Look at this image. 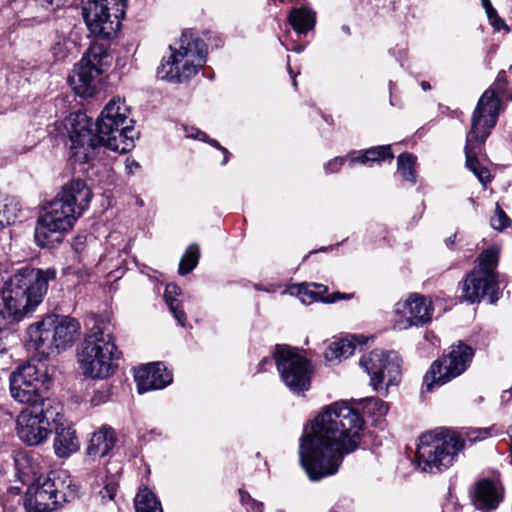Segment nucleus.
I'll list each match as a JSON object with an SVG mask.
<instances>
[{"instance_id": "nucleus-1", "label": "nucleus", "mask_w": 512, "mask_h": 512, "mask_svg": "<svg viewBox=\"0 0 512 512\" xmlns=\"http://www.w3.org/2000/svg\"><path fill=\"white\" fill-rule=\"evenodd\" d=\"M361 414L344 401L324 407L300 439V463L312 481L334 475L345 455L360 445Z\"/></svg>"}, {"instance_id": "nucleus-2", "label": "nucleus", "mask_w": 512, "mask_h": 512, "mask_svg": "<svg viewBox=\"0 0 512 512\" xmlns=\"http://www.w3.org/2000/svg\"><path fill=\"white\" fill-rule=\"evenodd\" d=\"M129 113L124 100L112 98L97 119L96 134H93L91 120L85 113L66 117L63 125L71 142V159L80 164L88 163L95 158L101 146L119 153L130 151L137 133Z\"/></svg>"}, {"instance_id": "nucleus-3", "label": "nucleus", "mask_w": 512, "mask_h": 512, "mask_svg": "<svg viewBox=\"0 0 512 512\" xmlns=\"http://www.w3.org/2000/svg\"><path fill=\"white\" fill-rule=\"evenodd\" d=\"M511 100L512 91L507 86L506 73L501 71L495 82L479 98L471 117L465 145L466 167L483 186L491 181V174L488 168L480 164L477 155L496 126L500 113Z\"/></svg>"}, {"instance_id": "nucleus-4", "label": "nucleus", "mask_w": 512, "mask_h": 512, "mask_svg": "<svg viewBox=\"0 0 512 512\" xmlns=\"http://www.w3.org/2000/svg\"><path fill=\"white\" fill-rule=\"evenodd\" d=\"M92 192L80 179L71 180L51 201L47 202L35 227V240L40 247H51L63 232L73 228L88 208Z\"/></svg>"}, {"instance_id": "nucleus-5", "label": "nucleus", "mask_w": 512, "mask_h": 512, "mask_svg": "<svg viewBox=\"0 0 512 512\" xmlns=\"http://www.w3.org/2000/svg\"><path fill=\"white\" fill-rule=\"evenodd\" d=\"M56 273L51 269L23 267L18 269L2 288L1 297L9 308L21 318L33 312L42 303L48 290V283L55 279Z\"/></svg>"}, {"instance_id": "nucleus-6", "label": "nucleus", "mask_w": 512, "mask_h": 512, "mask_svg": "<svg viewBox=\"0 0 512 512\" xmlns=\"http://www.w3.org/2000/svg\"><path fill=\"white\" fill-rule=\"evenodd\" d=\"M81 326L69 316H47L27 328L26 345L41 356H49L73 346L79 339Z\"/></svg>"}, {"instance_id": "nucleus-7", "label": "nucleus", "mask_w": 512, "mask_h": 512, "mask_svg": "<svg viewBox=\"0 0 512 512\" xmlns=\"http://www.w3.org/2000/svg\"><path fill=\"white\" fill-rule=\"evenodd\" d=\"M465 441L454 430L437 428L419 437L416 450L417 466L428 473H437L453 465Z\"/></svg>"}, {"instance_id": "nucleus-8", "label": "nucleus", "mask_w": 512, "mask_h": 512, "mask_svg": "<svg viewBox=\"0 0 512 512\" xmlns=\"http://www.w3.org/2000/svg\"><path fill=\"white\" fill-rule=\"evenodd\" d=\"M120 354L113 335L104 327L95 325L84 339L78 362L85 376L103 379L116 371Z\"/></svg>"}, {"instance_id": "nucleus-9", "label": "nucleus", "mask_w": 512, "mask_h": 512, "mask_svg": "<svg viewBox=\"0 0 512 512\" xmlns=\"http://www.w3.org/2000/svg\"><path fill=\"white\" fill-rule=\"evenodd\" d=\"M171 55L157 68V77L172 83L189 80L206 63L207 47L202 39L190 31L182 33L178 48L170 46Z\"/></svg>"}, {"instance_id": "nucleus-10", "label": "nucleus", "mask_w": 512, "mask_h": 512, "mask_svg": "<svg viewBox=\"0 0 512 512\" xmlns=\"http://www.w3.org/2000/svg\"><path fill=\"white\" fill-rule=\"evenodd\" d=\"M76 497V486L65 472L52 471L31 483L25 493L27 512H52Z\"/></svg>"}, {"instance_id": "nucleus-11", "label": "nucleus", "mask_w": 512, "mask_h": 512, "mask_svg": "<svg viewBox=\"0 0 512 512\" xmlns=\"http://www.w3.org/2000/svg\"><path fill=\"white\" fill-rule=\"evenodd\" d=\"M62 418L61 405L56 400H46L42 405L22 409L16 417V434L28 446L45 443L52 433V423Z\"/></svg>"}, {"instance_id": "nucleus-12", "label": "nucleus", "mask_w": 512, "mask_h": 512, "mask_svg": "<svg viewBox=\"0 0 512 512\" xmlns=\"http://www.w3.org/2000/svg\"><path fill=\"white\" fill-rule=\"evenodd\" d=\"M499 251L497 248L484 250L478 257V267L469 273L463 282L462 297L470 302H479L488 297L494 304L499 298V278L496 272Z\"/></svg>"}, {"instance_id": "nucleus-13", "label": "nucleus", "mask_w": 512, "mask_h": 512, "mask_svg": "<svg viewBox=\"0 0 512 512\" xmlns=\"http://www.w3.org/2000/svg\"><path fill=\"white\" fill-rule=\"evenodd\" d=\"M499 251L497 248L484 250L478 257V267L469 273L463 282L462 297L470 302H479L488 297L494 304L499 298V278L496 272Z\"/></svg>"}, {"instance_id": "nucleus-14", "label": "nucleus", "mask_w": 512, "mask_h": 512, "mask_svg": "<svg viewBox=\"0 0 512 512\" xmlns=\"http://www.w3.org/2000/svg\"><path fill=\"white\" fill-rule=\"evenodd\" d=\"M49 381L46 370L28 363L10 375V394L12 398L28 407L42 405L46 400Z\"/></svg>"}, {"instance_id": "nucleus-15", "label": "nucleus", "mask_w": 512, "mask_h": 512, "mask_svg": "<svg viewBox=\"0 0 512 512\" xmlns=\"http://www.w3.org/2000/svg\"><path fill=\"white\" fill-rule=\"evenodd\" d=\"M128 0H86L83 17L89 31L97 37L108 39L120 27Z\"/></svg>"}, {"instance_id": "nucleus-16", "label": "nucleus", "mask_w": 512, "mask_h": 512, "mask_svg": "<svg viewBox=\"0 0 512 512\" xmlns=\"http://www.w3.org/2000/svg\"><path fill=\"white\" fill-rule=\"evenodd\" d=\"M110 58L101 45L89 47L69 77V84L78 96L87 98L94 95L100 75L109 65Z\"/></svg>"}, {"instance_id": "nucleus-17", "label": "nucleus", "mask_w": 512, "mask_h": 512, "mask_svg": "<svg viewBox=\"0 0 512 512\" xmlns=\"http://www.w3.org/2000/svg\"><path fill=\"white\" fill-rule=\"evenodd\" d=\"M474 350L459 342L451 346L448 355L436 360L424 376L423 389L431 392L435 386H441L461 375L470 365Z\"/></svg>"}, {"instance_id": "nucleus-18", "label": "nucleus", "mask_w": 512, "mask_h": 512, "mask_svg": "<svg viewBox=\"0 0 512 512\" xmlns=\"http://www.w3.org/2000/svg\"><path fill=\"white\" fill-rule=\"evenodd\" d=\"M359 365L369 375L370 385L378 392L387 393L390 386L400 382V359L395 352L373 350L362 356Z\"/></svg>"}, {"instance_id": "nucleus-19", "label": "nucleus", "mask_w": 512, "mask_h": 512, "mask_svg": "<svg viewBox=\"0 0 512 512\" xmlns=\"http://www.w3.org/2000/svg\"><path fill=\"white\" fill-rule=\"evenodd\" d=\"M274 359L283 382L293 392L309 389L312 366L307 358L286 345L276 346Z\"/></svg>"}, {"instance_id": "nucleus-20", "label": "nucleus", "mask_w": 512, "mask_h": 512, "mask_svg": "<svg viewBox=\"0 0 512 512\" xmlns=\"http://www.w3.org/2000/svg\"><path fill=\"white\" fill-rule=\"evenodd\" d=\"M432 314V301L413 293L394 305L393 327L401 331L412 326H423L431 321Z\"/></svg>"}, {"instance_id": "nucleus-21", "label": "nucleus", "mask_w": 512, "mask_h": 512, "mask_svg": "<svg viewBox=\"0 0 512 512\" xmlns=\"http://www.w3.org/2000/svg\"><path fill=\"white\" fill-rule=\"evenodd\" d=\"M135 381L140 394L163 389L172 382V375L162 363H151L135 370Z\"/></svg>"}, {"instance_id": "nucleus-22", "label": "nucleus", "mask_w": 512, "mask_h": 512, "mask_svg": "<svg viewBox=\"0 0 512 512\" xmlns=\"http://www.w3.org/2000/svg\"><path fill=\"white\" fill-rule=\"evenodd\" d=\"M55 437L53 449L57 457L67 458L79 449V441L75 429L64 425L61 420L54 423Z\"/></svg>"}, {"instance_id": "nucleus-23", "label": "nucleus", "mask_w": 512, "mask_h": 512, "mask_svg": "<svg viewBox=\"0 0 512 512\" xmlns=\"http://www.w3.org/2000/svg\"><path fill=\"white\" fill-rule=\"evenodd\" d=\"M116 440L115 430L109 426H102L93 433L87 447V454L92 459L104 457L114 447Z\"/></svg>"}, {"instance_id": "nucleus-24", "label": "nucleus", "mask_w": 512, "mask_h": 512, "mask_svg": "<svg viewBox=\"0 0 512 512\" xmlns=\"http://www.w3.org/2000/svg\"><path fill=\"white\" fill-rule=\"evenodd\" d=\"M364 343L365 338L356 335L332 342L325 350V358L328 361L346 359L354 354L357 344L362 345Z\"/></svg>"}, {"instance_id": "nucleus-25", "label": "nucleus", "mask_w": 512, "mask_h": 512, "mask_svg": "<svg viewBox=\"0 0 512 512\" xmlns=\"http://www.w3.org/2000/svg\"><path fill=\"white\" fill-rule=\"evenodd\" d=\"M501 501L496 484L490 480L479 481L476 487L475 504L482 509H495Z\"/></svg>"}, {"instance_id": "nucleus-26", "label": "nucleus", "mask_w": 512, "mask_h": 512, "mask_svg": "<svg viewBox=\"0 0 512 512\" xmlns=\"http://www.w3.org/2000/svg\"><path fill=\"white\" fill-rule=\"evenodd\" d=\"M393 157L390 145L375 146L361 152L358 156L351 155L349 157V166L352 167L355 163L371 166L373 163H380L386 159L392 160Z\"/></svg>"}, {"instance_id": "nucleus-27", "label": "nucleus", "mask_w": 512, "mask_h": 512, "mask_svg": "<svg viewBox=\"0 0 512 512\" xmlns=\"http://www.w3.org/2000/svg\"><path fill=\"white\" fill-rule=\"evenodd\" d=\"M290 25L298 34H306L316 23L315 13L306 7L293 8L288 16Z\"/></svg>"}, {"instance_id": "nucleus-28", "label": "nucleus", "mask_w": 512, "mask_h": 512, "mask_svg": "<svg viewBox=\"0 0 512 512\" xmlns=\"http://www.w3.org/2000/svg\"><path fill=\"white\" fill-rule=\"evenodd\" d=\"M19 212L18 202L0 191V229L14 223Z\"/></svg>"}, {"instance_id": "nucleus-29", "label": "nucleus", "mask_w": 512, "mask_h": 512, "mask_svg": "<svg viewBox=\"0 0 512 512\" xmlns=\"http://www.w3.org/2000/svg\"><path fill=\"white\" fill-rule=\"evenodd\" d=\"M180 294V288L175 284H168L165 288L164 299L174 318L181 326H185L186 313L181 309L180 302L176 298Z\"/></svg>"}, {"instance_id": "nucleus-30", "label": "nucleus", "mask_w": 512, "mask_h": 512, "mask_svg": "<svg viewBox=\"0 0 512 512\" xmlns=\"http://www.w3.org/2000/svg\"><path fill=\"white\" fill-rule=\"evenodd\" d=\"M134 504L136 512H163L160 502L147 488L139 489Z\"/></svg>"}, {"instance_id": "nucleus-31", "label": "nucleus", "mask_w": 512, "mask_h": 512, "mask_svg": "<svg viewBox=\"0 0 512 512\" xmlns=\"http://www.w3.org/2000/svg\"><path fill=\"white\" fill-rule=\"evenodd\" d=\"M416 157L410 153H402L397 158V172L402 179L410 182L412 185L417 182Z\"/></svg>"}, {"instance_id": "nucleus-32", "label": "nucleus", "mask_w": 512, "mask_h": 512, "mask_svg": "<svg viewBox=\"0 0 512 512\" xmlns=\"http://www.w3.org/2000/svg\"><path fill=\"white\" fill-rule=\"evenodd\" d=\"M294 289L296 290V294L299 300L303 304H311L312 302L319 299V294L322 290H325V287L321 284H300L291 289V294H294Z\"/></svg>"}, {"instance_id": "nucleus-33", "label": "nucleus", "mask_w": 512, "mask_h": 512, "mask_svg": "<svg viewBox=\"0 0 512 512\" xmlns=\"http://www.w3.org/2000/svg\"><path fill=\"white\" fill-rule=\"evenodd\" d=\"M199 256L198 246L195 244L190 245L180 260L179 274L186 275L190 273L197 266Z\"/></svg>"}, {"instance_id": "nucleus-34", "label": "nucleus", "mask_w": 512, "mask_h": 512, "mask_svg": "<svg viewBox=\"0 0 512 512\" xmlns=\"http://www.w3.org/2000/svg\"><path fill=\"white\" fill-rule=\"evenodd\" d=\"M31 459L25 454H20L15 458V465L23 481H28L30 477L34 478L37 474V467L31 464Z\"/></svg>"}, {"instance_id": "nucleus-35", "label": "nucleus", "mask_w": 512, "mask_h": 512, "mask_svg": "<svg viewBox=\"0 0 512 512\" xmlns=\"http://www.w3.org/2000/svg\"><path fill=\"white\" fill-rule=\"evenodd\" d=\"M20 320L21 318L9 308V304L2 300V302H0V331L5 329L8 325Z\"/></svg>"}, {"instance_id": "nucleus-36", "label": "nucleus", "mask_w": 512, "mask_h": 512, "mask_svg": "<svg viewBox=\"0 0 512 512\" xmlns=\"http://www.w3.org/2000/svg\"><path fill=\"white\" fill-rule=\"evenodd\" d=\"M118 484L114 478H107L104 487L99 491L102 503L112 501L115 497Z\"/></svg>"}, {"instance_id": "nucleus-37", "label": "nucleus", "mask_w": 512, "mask_h": 512, "mask_svg": "<svg viewBox=\"0 0 512 512\" xmlns=\"http://www.w3.org/2000/svg\"><path fill=\"white\" fill-rule=\"evenodd\" d=\"M510 225V219L506 213L497 204L495 215L491 218V226L496 230H502Z\"/></svg>"}, {"instance_id": "nucleus-38", "label": "nucleus", "mask_w": 512, "mask_h": 512, "mask_svg": "<svg viewBox=\"0 0 512 512\" xmlns=\"http://www.w3.org/2000/svg\"><path fill=\"white\" fill-rule=\"evenodd\" d=\"M367 409L370 413L381 417L388 412V404L379 398H369L367 402Z\"/></svg>"}, {"instance_id": "nucleus-39", "label": "nucleus", "mask_w": 512, "mask_h": 512, "mask_svg": "<svg viewBox=\"0 0 512 512\" xmlns=\"http://www.w3.org/2000/svg\"><path fill=\"white\" fill-rule=\"evenodd\" d=\"M111 391L109 387H102L101 389L94 392V395L91 398V404L93 406H98L103 403H106L110 400Z\"/></svg>"}, {"instance_id": "nucleus-40", "label": "nucleus", "mask_w": 512, "mask_h": 512, "mask_svg": "<svg viewBox=\"0 0 512 512\" xmlns=\"http://www.w3.org/2000/svg\"><path fill=\"white\" fill-rule=\"evenodd\" d=\"M347 158L345 157H335L334 159L328 161L325 165V172L327 174H333L338 172L341 167L346 162Z\"/></svg>"}, {"instance_id": "nucleus-41", "label": "nucleus", "mask_w": 512, "mask_h": 512, "mask_svg": "<svg viewBox=\"0 0 512 512\" xmlns=\"http://www.w3.org/2000/svg\"><path fill=\"white\" fill-rule=\"evenodd\" d=\"M12 265L8 262L0 263V291L5 286V283L12 276L11 273Z\"/></svg>"}, {"instance_id": "nucleus-42", "label": "nucleus", "mask_w": 512, "mask_h": 512, "mask_svg": "<svg viewBox=\"0 0 512 512\" xmlns=\"http://www.w3.org/2000/svg\"><path fill=\"white\" fill-rule=\"evenodd\" d=\"M241 501L244 504L251 505L252 509H256L258 512H263L262 511L263 510V504L254 501L253 499L250 498L249 495L245 496V495L241 494Z\"/></svg>"}, {"instance_id": "nucleus-43", "label": "nucleus", "mask_w": 512, "mask_h": 512, "mask_svg": "<svg viewBox=\"0 0 512 512\" xmlns=\"http://www.w3.org/2000/svg\"><path fill=\"white\" fill-rule=\"evenodd\" d=\"M489 434H490V429H488V428L477 429L471 433L470 439L473 441L483 440V439L487 438Z\"/></svg>"}, {"instance_id": "nucleus-44", "label": "nucleus", "mask_w": 512, "mask_h": 512, "mask_svg": "<svg viewBox=\"0 0 512 512\" xmlns=\"http://www.w3.org/2000/svg\"><path fill=\"white\" fill-rule=\"evenodd\" d=\"M187 131V137H191V138H195V139H198V140H201V141H207V135L196 129V128H191L190 130H186Z\"/></svg>"}, {"instance_id": "nucleus-45", "label": "nucleus", "mask_w": 512, "mask_h": 512, "mask_svg": "<svg viewBox=\"0 0 512 512\" xmlns=\"http://www.w3.org/2000/svg\"><path fill=\"white\" fill-rule=\"evenodd\" d=\"M483 8L485 9L489 21L498 16L497 11L493 8L490 1H487L485 4H483Z\"/></svg>"}, {"instance_id": "nucleus-46", "label": "nucleus", "mask_w": 512, "mask_h": 512, "mask_svg": "<svg viewBox=\"0 0 512 512\" xmlns=\"http://www.w3.org/2000/svg\"><path fill=\"white\" fill-rule=\"evenodd\" d=\"M349 298H350V295H348V294L334 293L332 296H330L326 299H323V301L326 303H334L338 300L349 299Z\"/></svg>"}, {"instance_id": "nucleus-47", "label": "nucleus", "mask_w": 512, "mask_h": 512, "mask_svg": "<svg viewBox=\"0 0 512 512\" xmlns=\"http://www.w3.org/2000/svg\"><path fill=\"white\" fill-rule=\"evenodd\" d=\"M40 6L49 8L51 6L58 7L61 4V0H35Z\"/></svg>"}, {"instance_id": "nucleus-48", "label": "nucleus", "mask_w": 512, "mask_h": 512, "mask_svg": "<svg viewBox=\"0 0 512 512\" xmlns=\"http://www.w3.org/2000/svg\"><path fill=\"white\" fill-rule=\"evenodd\" d=\"M209 142L211 143V145H213L214 147L218 148L219 150H221L223 152L224 159L221 164L222 165L226 164L228 162L229 151L226 148L220 146V144L216 140H211Z\"/></svg>"}, {"instance_id": "nucleus-49", "label": "nucleus", "mask_w": 512, "mask_h": 512, "mask_svg": "<svg viewBox=\"0 0 512 512\" xmlns=\"http://www.w3.org/2000/svg\"><path fill=\"white\" fill-rule=\"evenodd\" d=\"M140 166L135 160H126L125 168L127 170L128 174H133L136 169H138Z\"/></svg>"}, {"instance_id": "nucleus-50", "label": "nucleus", "mask_w": 512, "mask_h": 512, "mask_svg": "<svg viewBox=\"0 0 512 512\" xmlns=\"http://www.w3.org/2000/svg\"><path fill=\"white\" fill-rule=\"evenodd\" d=\"M490 23L497 31H500L502 28L506 27L505 22L499 16L492 19Z\"/></svg>"}, {"instance_id": "nucleus-51", "label": "nucleus", "mask_w": 512, "mask_h": 512, "mask_svg": "<svg viewBox=\"0 0 512 512\" xmlns=\"http://www.w3.org/2000/svg\"><path fill=\"white\" fill-rule=\"evenodd\" d=\"M455 239H456V234H454V235H452V236L448 237V238L446 239V244H447V246H452V245L455 243Z\"/></svg>"}, {"instance_id": "nucleus-52", "label": "nucleus", "mask_w": 512, "mask_h": 512, "mask_svg": "<svg viewBox=\"0 0 512 512\" xmlns=\"http://www.w3.org/2000/svg\"><path fill=\"white\" fill-rule=\"evenodd\" d=\"M421 87H422V89H423V90H425V91H426V90H429V89L431 88L430 84H429L428 82H426V81H422V82H421Z\"/></svg>"}, {"instance_id": "nucleus-53", "label": "nucleus", "mask_w": 512, "mask_h": 512, "mask_svg": "<svg viewBox=\"0 0 512 512\" xmlns=\"http://www.w3.org/2000/svg\"><path fill=\"white\" fill-rule=\"evenodd\" d=\"M288 68H289V73H290V75L292 77V80H293V85H294V87H296L297 86L296 75H294L292 73L290 66Z\"/></svg>"}, {"instance_id": "nucleus-54", "label": "nucleus", "mask_w": 512, "mask_h": 512, "mask_svg": "<svg viewBox=\"0 0 512 512\" xmlns=\"http://www.w3.org/2000/svg\"><path fill=\"white\" fill-rule=\"evenodd\" d=\"M294 50H295L296 52L300 53V52H302V51L304 50V46H302V45L296 46V47L294 48Z\"/></svg>"}, {"instance_id": "nucleus-55", "label": "nucleus", "mask_w": 512, "mask_h": 512, "mask_svg": "<svg viewBox=\"0 0 512 512\" xmlns=\"http://www.w3.org/2000/svg\"><path fill=\"white\" fill-rule=\"evenodd\" d=\"M268 362H269V363H271V361L267 360L266 358H265V359H263V360L261 361V363L259 364L260 369L262 368V366H264V365H265L266 363H268Z\"/></svg>"}, {"instance_id": "nucleus-56", "label": "nucleus", "mask_w": 512, "mask_h": 512, "mask_svg": "<svg viewBox=\"0 0 512 512\" xmlns=\"http://www.w3.org/2000/svg\"><path fill=\"white\" fill-rule=\"evenodd\" d=\"M394 87H395V84L392 81H390V83H389L390 93H392V90H393Z\"/></svg>"}, {"instance_id": "nucleus-57", "label": "nucleus", "mask_w": 512, "mask_h": 512, "mask_svg": "<svg viewBox=\"0 0 512 512\" xmlns=\"http://www.w3.org/2000/svg\"><path fill=\"white\" fill-rule=\"evenodd\" d=\"M510 457H511V463H512V427H511V449H510Z\"/></svg>"}, {"instance_id": "nucleus-58", "label": "nucleus", "mask_w": 512, "mask_h": 512, "mask_svg": "<svg viewBox=\"0 0 512 512\" xmlns=\"http://www.w3.org/2000/svg\"><path fill=\"white\" fill-rule=\"evenodd\" d=\"M114 238H116L115 234H114V233H111V234L109 235V239H114Z\"/></svg>"}, {"instance_id": "nucleus-59", "label": "nucleus", "mask_w": 512, "mask_h": 512, "mask_svg": "<svg viewBox=\"0 0 512 512\" xmlns=\"http://www.w3.org/2000/svg\"><path fill=\"white\" fill-rule=\"evenodd\" d=\"M5 351V349H0V353H3Z\"/></svg>"}, {"instance_id": "nucleus-60", "label": "nucleus", "mask_w": 512, "mask_h": 512, "mask_svg": "<svg viewBox=\"0 0 512 512\" xmlns=\"http://www.w3.org/2000/svg\"><path fill=\"white\" fill-rule=\"evenodd\" d=\"M280 2H284L285 0H279Z\"/></svg>"}]
</instances>
